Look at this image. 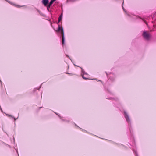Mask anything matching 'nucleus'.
I'll return each instance as SVG.
<instances>
[{
    "mask_svg": "<svg viewBox=\"0 0 156 156\" xmlns=\"http://www.w3.org/2000/svg\"><path fill=\"white\" fill-rule=\"evenodd\" d=\"M48 2V0H43L42 2L45 6H46Z\"/></svg>",
    "mask_w": 156,
    "mask_h": 156,
    "instance_id": "7ed1b4c3",
    "label": "nucleus"
},
{
    "mask_svg": "<svg viewBox=\"0 0 156 156\" xmlns=\"http://www.w3.org/2000/svg\"><path fill=\"white\" fill-rule=\"evenodd\" d=\"M82 77H83V79H86V78H85V77H84V76H83H83H82Z\"/></svg>",
    "mask_w": 156,
    "mask_h": 156,
    "instance_id": "0eeeda50",
    "label": "nucleus"
},
{
    "mask_svg": "<svg viewBox=\"0 0 156 156\" xmlns=\"http://www.w3.org/2000/svg\"><path fill=\"white\" fill-rule=\"evenodd\" d=\"M60 30H61V34H62V44H64L65 42V37L64 36V33L63 29L62 28H61V26L58 25V28L57 30V31H59Z\"/></svg>",
    "mask_w": 156,
    "mask_h": 156,
    "instance_id": "f257e3e1",
    "label": "nucleus"
},
{
    "mask_svg": "<svg viewBox=\"0 0 156 156\" xmlns=\"http://www.w3.org/2000/svg\"><path fill=\"white\" fill-rule=\"evenodd\" d=\"M143 36L144 38L146 39H148L149 38V35L147 33L146 31H144L143 33Z\"/></svg>",
    "mask_w": 156,
    "mask_h": 156,
    "instance_id": "f03ea898",
    "label": "nucleus"
},
{
    "mask_svg": "<svg viewBox=\"0 0 156 156\" xmlns=\"http://www.w3.org/2000/svg\"><path fill=\"white\" fill-rule=\"evenodd\" d=\"M125 117L126 119V120L127 121H129V117L128 116L127 114L125 112Z\"/></svg>",
    "mask_w": 156,
    "mask_h": 156,
    "instance_id": "20e7f679",
    "label": "nucleus"
},
{
    "mask_svg": "<svg viewBox=\"0 0 156 156\" xmlns=\"http://www.w3.org/2000/svg\"><path fill=\"white\" fill-rule=\"evenodd\" d=\"M55 1V0H51L48 6V8H50L51 5L53 4L54 2Z\"/></svg>",
    "mask_w": 156,
    "mask_h": 156,
    "instance_id": "39448f33",
    "label": "nucleus"
},
{
    "mask_svg": "<svg viewBox=\"0 0 156 156\" xmlns=\"http://www.w3.org/2000/svg\"><path fill=\"white\" fill-rule=\"evenodd\" d=\"M61 19H62L61 16H60L59 17L58 20V23H59L61 21Z\"/></svg>",
    "mask_w": 156,
    "mask_h": 156,
    "instance_id": "423d86ee",
    "label": "nucleus"
}]
</instances>
